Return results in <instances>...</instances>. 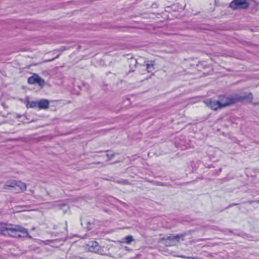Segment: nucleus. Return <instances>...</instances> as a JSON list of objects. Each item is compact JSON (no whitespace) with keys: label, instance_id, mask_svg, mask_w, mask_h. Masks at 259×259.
<instances>
[{"label":"nucleus","instance_id":"nucleus-25","mask_svg":"<svg viewBox=\"0 0 259 259\" xmlns=\"http://www.w3.org/2000/svg\"><path fill=\"white\" fill-rule=\"evenodd\" d=\"M228 231H229L230 233H233V232H232V231L231 230H230V229H228Z\"/></svg>","mask_w":259,"mask_h":259},{"label":"nucleus","instance_id":"nucleus-19","mask_svg":"<svg viewBox=\"0 0 259 259\" xmlns=\"http://www.w3.org/2000/svg\"><path fill=\"white\" fill-rule=\"evenodd\" d=\"M67 259H79V257L74 255H71L68 256Z\"/></svg>","mask_w":259,"mask_h":259},{"label":"nucleus","instance_id":"nucleus-6","mask_svg":"<svg viewBox=\"0 0 259 259\" xmlns=\"http://www.w3.org/2000/svg\"><path fill=\"white\" fill-rule=\"evenodd\" d=\"M183 237V235H171L170 236L162 238L164 241V244L167 246H171L177 244L179 242L180 237Z\"/></svg>","mask_w":259,"mask_h":259},{"label":"nucleus","instance_id":"nucleus-5","mask_svg":"<svg viewBox=\"0 0 259 259\" xmlns=\"http://www.w3.org/2000/svg\"><path fill=\"white\" fill-rule=\"evenodd\" d=\"M219 100L222 108L235 104L234 95L220 96L219 97Z\"/></svg>","mask_w":259,"mask_h":259},{"label":"nucleus","instance_id":"nucleus-16","mask_svg":"<svg viewBox=\"0 0 259 259\" xmlns=\"http://www.w3.org/2000/svg\"><path fill=\"white\" fill-rule=\"evenodd\" d=\"M115 182L124 185H127L128 183V182L126 180L124 179L115 180Z\"/></svg>","mask_w":259,"mask_h":259},{"label":"nucleus","instance_id":"nucleus-10","mask_svg":"<svg viewBox=\"0 0 259 259\" xmlns=\"http://www.w3.org/2000/svg\"><path fill=\"white\" fill-rule=\"evenodd\" d=\"M155 62L154 60H150L146 63V68L149 72H151L154 70V66Z\"/></svg>","mask_w":259,"mask_h":259},{"label":"nucleus","instance_id":"nucleus-26","mask_svg":"<svg viewBox=\"0 0 259 259\" xmlns=\"http://www.w3.org/2000/svg\"><path fill=\"white\" fill-rule=\"evenodd\" d=\"M254 104L255 105H259V102H257V103H254Z\"/></svg>","mask_w":259,"mask_h":259},{"label":"nucleus","instance_id":"nucleus-15","mask_svg":"<svg viewBox=\"0 0 259 259\" xmlns=\"http://www.w3.org/2000/svg\"><path fill=\"white\" fill-rule=\"evenodd\" d=\"M124 242L127 244H130L134 240L133 237L131 235H128L123 238Z\"/></svg>","mask_w":259,"mask_h":259},{"label":"nucleus","instance_id":"nucleus-28","mask_svg":"<svg viewBox=\"0 0 259 259\" xmlns=\"http://www.w3.org/2000/svg\"><path fill=\"white\" fill-rule=\"evenodd\" d=\"M221 170H222V169H221V168H220V169H219V171H221Z\"/></svg>","mask_w":259,"mask_h":259},{"label":"nucleus","instance_id":"nucleus-2","mask_svg":"<svg viewBox=\"0 0 259 259\" xmlns=\"http://www.w3.org/2000/svg\"><path fill=\"white\" fill-rule=\"evenodd\" d=\"M5 189H10L16 192H23L26 189V185L25 183L20 181H9L4 185Z\"/></svg>","mask_w":259,"mask_h":259},{"label":"nucleus","instance_id":"nucleus-23","mask_svg":"<svg viewBox=\"0 0 259 259\" xmlns=\"http://www.w3.org/2000/svg\"><path fill=\"white\" fill-rule=\"evenodd\" d=\"M187 258L188 259H194V257H191V256H188V257H187Z\"/></svg>","mask_w":259,"mask_h":259},{"label":"nucleus","instance_id":"nucleus-24","mask_svg":"<svg viewBox=\"0 0 259 259\" xmlns=\"http://www.w3.org/2000/svg\"><path fill=\"white\" fill-rule=\"evenodd\" d=\"M66 227H65V231L67 232V222L65 223Z\"/></svg>","mask_w":259,"mask_h":259},{"label":"nucleus","instance_id":"nucleus-17","mask_svg":"<svg viewBox=\"0 0 259 259\" xmlns=\"http://www.w3.org/2000/svg\"><path fill=\"white\" fill-rule=\"evenodd\" d=\"M59 206L61 209H63V207H65V211H66L67 209L68 208V206L65 204L62 203V204H60Z\"/></svg>","mask_w":259,"mask_h":259},{"label":"nucleus","instance_id":"nucleus-7","mask_svg":"<svg viewBox=\"0 0 259 259\" xmlns=\"http://www.w3.org/2000/svg\"><path fill=\"white\" fill-rule=\"evenodd\" d=\"M205 103L207 106L212 110H217L219 109L222 108L220 100H215L209 99L206 100L205 101Z\"/></svg>","mask_w":259,"mask_h":259},{"label":"nucleus","instance_id":"nucleus-14","mask_svg":"<svg viewBox=\"0 0 259 259\" xmlns=\"http://www.w3.org/2000/svg\"><path fill=\"white\" fill-rule=\"evenodd\" d=\"M66 50V48H65V47H62V48H60V49H58V50H55V51H54L53 53H54V54H55L56 53H58V54L57 55V56H56L55 58H53V59H52L50 60L49 61H52V60H53L55 58H58V57L60 55L62 51H63L64 50Z\"/></svg>","mask_w":259,"mask_h":259},{"label":"nucleus","instance_id":"nucleus-1","mask_svg":"<svg viewBox=\"0 0 259 259\" xmlns=\"http://www.w3.org/2000/svg\"><path fill=\"white\" fill-rule=\"evenodd\" d=\"M0 235L12 237H26L29 235L28 230L19 226L0 223Z\"/></svg>","mask_w":259,"mask_h":259},{"label":"nucleus","instance_id":"nucleus-8","mask_svg":"<svg viewBox=\"0 0 259 259\" xmlns=\"http://www.w3.org/2000/svg\"><path fill=\"white\" fill-rule=\"evenodd\" d=\"M37 107L39 109H48L49 107V101L48 100L43 99L38 101Z\"/></svg>","mask_w":259,"mask_h":259},{"label":"nucleus","instance_id":"nucleus-30","mask_svg":"<svg viewBox=\"0 0 259 259\" xmlns=\"http://www.w3.org/2000/svg\"><path fill=\"white\" fill-rule=\"evenodd\" d=\"M257 202L258 203H259V200H258V201H257Z\"/></svg>","mask_w":259,"mask_h":259},{"label":"nucleus","instance_id":"nucleus-13","mask_svg":"<svg viewBox=\"0 0 259 259\" xmlns=\"http://www.w3.org/2000/svg\"><path fill=\"white\" fill-rule=\"evenodd\" d=\"M36 84H38L41 87H43L45 84V81L42 78L37 75Z\"/></svg>","mask_w":259,"mask_h":259},{"label":"nucleus","instance_id":"nucleus-21","mask_svg":"<svg viewBox=\"0 0 259 259\" xmlns=\"http://www.w3.org/2000/svg\"><path fill=\"white\" fill-rule=\"evenodd\" d=\"M238 204H239V203H231V204H229V205L228 206L227 208H229V207H232L233 206L237 205Z\"/></svg>","mask_w":259,"mask_h":259},{"label":"nucleus","instance_id":"nucleus-20","mask_svg":"<svg viewBox=\"0 0 259 259\" xmlns=\"http://www.w3.org/2000/svg\"><path fill=\"white\" fill-rule=\"evenodd\" d=\"M91 243L92 244L91 246H93V247H96L97 246H98V243L97 242H91Z\"/></svg>","mask_w":259,"mask_h":259},{"label":"nucleus","instance_id":"nucleus-27","mask_svg":"<svg viewBox=\"0 0 259 259\" xmlns=\"http://www.w3.org/2000/svg\"><path fill=\"white\" fill-rule=\"evenodd\" d=\"M99 163H100V162H95V164H99Z\"/></svg>","mask_w":259,"mask_h":259},{"label":"nucleus","instance_id":"nucleus-18","mask_svg":"<svg viewBox=\"0 0 259 259\" xmlns=\"http://www.w3.org/2000/svg\"><path fill=\"white\" fill-rule=\"evenodd\" d=\"M107 157H108V160H110L114 156V154H107Z\"/></svg>","mask_w":259,"mask_h":259},{"label":"nucleus","instance_id":"nucleus-11","mask_svg":"<svg viewBox=\"0 0 259 259\" xmlns=\"http://www.w3.org/2000/svg\"><path fill=\"white\" fill-rule=\"evenodd\" d=\"M37 74H34L28 78V83L29 84H36Z\"/></svg>","mask_w":259,"mask_h":259},{"label":"nucleus","instance_id":"nucleus-29","mask_svg":"<svg viewBox=\"0 0 259 259\" xmlns=\"http://www.w3.org/2000/svg\"><path fill=\"white\" fill-rule=\"evenodd\" d=\"M252 203V201H250L249 203L251 204Z\"/></svg>","mask_w":259,"mask_h":259},{"label":"nucleus","instance_id":"nucleus-4","mask_svg":"<svg viewBox=\"0 0 259 259\" xmlns=\"http://www.w3.org/2000/svg\"><path fill=\"white\" fill-rule=\"evenodd\" d=\"M234 98L235 103L237 102H251L253 100V95L252 93L248 92L242 93L240 94H235Z\"/></svg>","mask_w":259,"mask_h":259},{"label":"nucleus","instance_id":"nucleus-12","mask_svg":"<svg viewBox=\"0 0 259 259\" xmlns=\"http://www.w3.org/2000/svg\"><path fill=\"white\" fill-rule=\"evenodd\" d=\"M38 102L29 101L27 102L26 107L27 108H34L37 107Z\"/></svg>","mask_w":259,"mask_h":259},{"label":"nucleus","instance_id":"nucleus-3","mask_svg":"<svg viewBox=\"0 0 259 259\" xmlns=\"http://www.w3.org/2000/svg\"><path fill=\"white\" fill-rule=\"evenodd\" d=\"M249 5L248 0H233L230 3L229 7L233 10H246Z\"/></svg>","mask_w":259,"mask_h":259},{"label":"nucleus","instance_id":"nucleus-9","mask_svg":"<svg viewBox=\"0 0 259 259\" xmlns=\"http://www.w3.org/2000/svg\"><path fill=\"white\" fill-rule=\"evenodd\" d=\"M137 63V60L134 58H131L128 60L129 67L130 68V70H129L130 72L134 71V69L136 67Z\"/></svg>","mask_w":259,"mask_h":259},{"label":"nucleus","instance_id":"nucleus-22","mask_svg":"<svg viewBox=\"0 0 259 259\" xmlns=\"http://www.w3.org/2000/svg\"><path fill=\"white\" fill-rule=\"evenodd\" d=\"M109 181H113V182H115V180H114V179L113 178H111L109 180H108Z\"/></svg>","mask_w":259,"mask_h":259}]
</instances>
